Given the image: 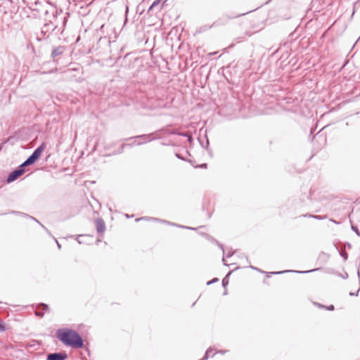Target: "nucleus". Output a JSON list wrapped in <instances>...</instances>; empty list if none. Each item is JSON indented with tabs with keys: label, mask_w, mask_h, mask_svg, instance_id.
Wrapping results in <instances>:
<instances>
[{
	"label": "nucleus",
	"mask_w": 360,
	"mask_h": 360,
	"mask_svg": "<svg viewBox=\"0 0 360 360\" xmlns=\"http://www.w3.org/2000/svg\"><path fill=\"white\" fill-rule=\"evenodd\" d=\"M333 222L336 223V221L333 219L331 220Z\"/></svg>",
	"instance_id": "37998d69"
},
{
	"label": "nucleus",
	"mask_w": 360,
	"mask_h": 360,
	"mask_svg": "<svg viewBox=\"0 0 360 360\" xmlns=\"http://www.w3.org/2000/svg\"><path fill=\"white\" fill-rule=\"evenodd\" d=\"M44 148L45 142H43L37 149L34 150L32 154L21 164V167L25 168L27 166L33 165L38 160Z\"/></svg>",
	"instance_id": "7ed1b4c3"
},
{
	"label": "nucleus",
	"mask_w": 360,
	"mask_h": 360,
	"mask_svg": "<svg viewBox=\"0 0 360 360\" xmlns=\"http://www.w3.org/2000/svg\"><path fill=\"white\" fill-rule=\"evenodd\" d=\"M304 217H311L318 220H322L326 218V216H321V215H313V214H306Z\"/></svg>",
	"instance_id": "9d476101"
},
{
	"label": "nucleus",
	"mask_w": 360,
	"mask_h": 360,
	"mask_svg": "<svg viewBox=\"0 0 360 360\" xmlns=\"http://www.w3.org/2000/svg\"><path fill=\"white\" fill-rule=\"evenodd\" d=\"M178 135L180 136L188 137L189 134L186 132H179L178 133Z\"/></svg>",
	"instance_id": "a211bd4d"
},
{
	"label": "nucleus",
	"mask_w": 360,
	"mask_h": 360,
	"mask_svg": "<svg viewBox=\"0 0 360 360\" xmlns=\"http://www.w3.org/2000/svg\"><path fill=\"white\" fill-rule=\"evenodd\" d=\"M250 268H252V269H256V270H257V268H255V267H254V266H250Z\"/></svg>",
	"instance_id": "e433bc0d"
},
{
	"label": "nucleus",
	"mask_w": 360,
	"mask_h": 360,
	"mask_svg": "<svg viewBox=\"0 0 360 360\" xmlns=\"http://www.w3.org/2000/svg\"><path fill=\"white\" fill-rule=\"evenodd\" d=\"M322 141H324V142H326V139H325V138H323V137H322Z\"/></svg>",
	"instance_id": "4c0bfd02"
},
{
	"label": "nucleus",
	"mask_w": 360,
	"mask_h": 360,
	"mask_svg": "<svg viewBox=\"0 0 360 360\" xmlns=\"http://www.w3.org/2000/svg\"><path fill=\"white\" fill-rule=\"evenodd\" d=\"M218 281H219V280H218V278H213L212 280H211V281H208V282L207 283V285H210V284H212V283H215V282H217Z\"/></svg>",
	"instance_id": "f3484780"
},
{
	"label": "nucleus",
	"mask_w": 360,
	"mask_h": 360,
	"mask_svg": "<svg viewBox=\"0 0 360 360\" xmlns=\"http://www.w3.org/2000/svg\"><path fill=\"white\" fill-rule=\"evenodd\" d=\"M36 40L38 41H41L42 40V38L39 37V36H37L36 37Z\"/></svg>",
	"instance_id": "bb28decb"
},
{
	"label": "nucleus",
	"mask_w": 360,
	"mask_h": 360,
	"mask_svg": "<svg viewBox=\"0 0 360 360\" xmlns=\"http://www.w3.org/2000/svg\"><path fill=\"white\" fill-rule=\"evenodd\" d=\"M231 274V272H229L227 276L223 278L222 280V285L224 288H226V285L229 284V279H228V276Z\"/></svg>",
	"instance_id": "f8f14e48"
},
{
	"label": "nucleus",
	"mask_w": 360,
	"mask_h": 360,
	"mask_svg": "<svg viewBox=\"0 0 360 360\" xmlns=\"http://www.w3.org/2000/svg\"><path fill=\"white\" fill-rule=\"evenodd\" d=\"M244 15H245V13L239 14L236 17H239V16Z\"/></svg>",
	"instance_id": "f704fd0d"
},
{
	"label": "nucleus",
	"mask_w": 360,
	"mask_h": 360,
	"mask_svg": "<svg viewBox=\"0 0 360 360\" xmlns=\"http://www.w3.org/2000/svg\"><path fill=\"white\" fill-rule=\"evenodd\" d=\"M6 330V328L4 322L1 320H0V333L4 332Z\"/></svg>",
	"instance_id": "4468645a"
},
{
	"label": "nucleus",
	"mask_w": 360,
	"mask_h": 360,
	"mask_svg": "<svg viewBox=\"0 0 360 360\" xmlns=\"http://www.w3.org/2000/svg\"><path fill=\"white\" fill-rule=\"evenodd\" d=\"M128 146V145H127V144H122V147H121V150L120 151V153H122V150H123V148H124L125 146Z\"/></svg>",
	"instance_id": "a878e982"
},
{
	"label": "nucleus",
	"mask_w": 360,
	"mask_h": 360,
	"mask_svg": "<svg viewBox=\"0 0 360 360\" xmlns=\"http://www.w3.org/2000/svg\"><path fill=\"white\" fill-rule=\"evenodd\" d=\"M283 272L284 271H278V272H271V274H282Z\"/></svg>",
	"instance_id": "c85d7f7f"
},
{
	"label": "nucleus",
	"mask_w": 360,
	"mask_h": 360,
	"mask_svg": "<svg viewBox=\"0 0 360 360\" xmlns=\"http://www.w3.org/2000/svg\"><path fill=\"white\" fill-rule=\"evenodd\" d=\"M318 138H321V136H318V135H316V136H315L314 139H318Z\"/></svg>",
	"instance_id": "72a5a7b5"
},
{
	"label": "nucleus",
	"mask_w": 360,
	"mask_h": 360,
	"mask_svg": "<svg viewBox=\"0 0 360 360\" xmlns=\"http://www.w3.org/2000/svg\"><path fill=\"white\" fill-rule=\"evenodd\" d=\"M179 226L181 227V228H184V229H191V228L188 227V226Z\"/></svg>",
	"instance_id": "c756f323"
},
{
	"label": "nucleus",
	"mask_w": 360,
	"mask_h": 360,
	"mask_svg": "<svg viewBox=\"0 0 360 360\" xmlns=\"http://www.w3.org/2000/svg\"><path fill=\"white\" fill-rule=\"evenodd\" d=\"M68 354L65 352H55L49 354L46 356V360H65Z\"/></svg>",
	"instance_id": "0eeeda50"
},
{
	"label": "nucleus",
	"mask_w": 360,
	"mask_h": 360,
	"mask_svg": "<svg viewBox=\"0 0 360 360\" xmlns=\"http://www.w3.org/2000/svg\"><path fill=\"white\" fill-rule=\"evenodd\" d=\"M126 217L129 218V214H126Z\"/></svg>",
	"instance_id": "79ce46f5"
},
{
	"label": "nucleus",
	"mask_w": 360,
	"mask_h": 360,
	"mask_svg": "<svg viewBox=\"0 0 360 360\" xmlns=\"http://www.w3.org/2000/svg\"><path fill=\"white\" fill-rule=\"evenodd\" d=\"M327 309L328 310H330V311H332V310L334 309V306L333 305H330Z\"/></svg>",
	"instance_id": "5701e85b"
},
{
	"label": "nucleus",
	"mask_w": 360,
	"mask_h": 360,
	"mask_svg": "<svg viewBox=\"0 0 360 360\" xmlns=\"http://www.w3.org/2000/svg\"><path fill=\"white\" fill-rule=\"evenodd\" d=\"M352 229L358 235V236H360V233L359 231V229L356 226H352Z\"/></svg>",
	"instance_id": "dca6fc26"
},
{
	"label": "nucleus",
	"mask_w": 360,
	"mask_h": 360,
	"mask_svg": "<svg viewBox=\"0 0 360 360\" xmlns=\"http://www.w3.org/2000/svg\"><path fill=\"white\" fill-rule=\"evenodd\" d=\"M97 146H98V143H96L94 145V148H93V149H92V151H93V152H94V151H95V150H96V149H97Z\"/></svg>",
	"instance_id": "b1692460"
},
{
	"label": "nucleus",
	"mask_w": 360,
	"mask_h": 360,
	"mask_svg": "<svg viewBox=\"0 0 360 360\" xmlns=\"http://www.w3.org/2000/svg\"><path fill=\"white\" fill-rule=\"evenodd\" d=\"M41 305L43 307L42 311H35V314L37 316L42 317L44 316L43 311L45 310V304H41Z\"/></svg>",
	"instance_id": "9b49d317"
},
{
	"label": "nucleus",
	"mask_w": 360,
	"mask_h": 360,
	"mask_svg": "<svg viewBox=\"0 0 360 360\" xmlns=\"http://www.w3.org/2000/svg\"><path fill=\"white\" fill-rule=\"evenodd\" d=\"M187 138H188V141L191 143L192 141V136H191V135L189 134Z\"/></svg>",
	"instance_id": "393cba45"
},
{
	"label": "nucleus",
	"mask_w": 360,
	"mask_h": 360,
	"mask_svg": "<svg viewBox=\"0 0 360 360\" xmlns=\"http://www.w3.org/2000/svg\"><path fill=\"white\" fill-rule=\"evenodd\" d=\"M96 230L98 233H103L105 230V224L102 219H97L96 221Z\"/></svg>",
	"instance_id": "6e6552de"
},
{
	"label": "nucleus",
	"mask_w": 360,
	"mask_h": 360,
	"mask_svg": "<svg viewBox=\"0 0 360 360\" xmlns=\"http://www.w3.org/2000/svg\"><path fill=\"white\" fill-rule=\"evenodd\" d=\"M199 167H202V168H203V167H207V165H206V164H202V165H200Z\"/></svg>",
	"instance_id": "7c9ffc66"
},
{
	"label": "nucleus",
	"mask_w": 360,
	"mask_h": 360,
	"mask_svg": "<svg viewBox=\"0 0 360 360\" xmlns=\"http://www.w3.org/2000/svg\"><path fill=\"white\" fill-rule=\"evenodd\" d=\"M51 13V15L50 16L51 19L49 20V22H46V32L49 30L54 31L57 28L56 20H57V14H58V9L56 7L52 4L51 2L46 1V16L49 15V13ZM48 19L46 18V21Z\"/></svg>",
	"instance_id": "f03ea898"
},
{
	"label": "nucleus",
	"mask_w": 360,
	"mask_h": 360,
	"mask_svg": "<svg viewBox=\"0 0 360 360\" xmlns=\"http://www.w3.org/2000/svg\"><path fill=\"white\" fill-rule=\"evenodd\" d=\"M162 0H155L153 1V3L150 5V6L148 8V12L151 13H157L159 12L163 7L164 4L165 3L166 0L162 3Z\"/></svg>",
	"instance_id": "423d86ee"
},
{
	"label": "nucleus",
	"mask_w": 360,
	"mask_h": 360,
	"mask_svg": "<svg viewBox=\"0 0 360 360\" xmlns=\"http://www.w3.org/2000/svg\"><path fill=\"white\" fill-rule=\"evenodd\" d=\"M209 145V141L207 139H206V147H207Z\"/></svg>",
	"instance_id": "473e14b6"
},
{
	"label": "nucleus",
	"mask_w": 360,
	"mask_h": 360,
	"mask_svg": "<svg viewBox=\"0 0 360 360\" xmlns=\"http://www.w3.org/2000/svg\"><path fill=\"white\" fill-rule=\"evenodd\" d=\"M56 337L65 346L75 349L82 348L84 346V341L81 335L72 329L60 328L56 331Z\"/></svg>",
	"instance_id": "f257e3e1"
},
{
	"label": "nucleus",
	"mask_w": 360,
	"mask_h": 360,
	"mask_svg": "<svg viewBox=\"0 0 360 360\" xmlns=\"http://www.w3.org/2000/svg\"><path fill=\"white\" fill-rule=\"evenodd\" d=\"M217 53L216 52H214V53H210V55L212 56V55H214L216 54Z\"/></svg>",
	"instance_id": "c9c22d12"
},
{
	"label": "nucleus",
	"mask_w": 360,
	"mask_h": 360,
	"mask_svg": "<svg viewBox=\"0 0 360 360\" xmlns=\"http://www.w3.org/2000/svg\"><path fill=\"white\" fill-rule=\"evenodd\" d=\"M162 222H164V223H167V224H172V225H173V226H177L176 224H174V223H169V222L166 221H164V220H162Z\"/></svg>",
	"instance_id": "cd10ccee"
},
{
	"label": "nucleus",
	"mask_w": 360,
	"mask_h": 360,
	"mask_svg": "<svg viewBox=\"0 0 360 360\" xmlns=\"http://www.w3.org/2000/svg\"><path fill=\"white\" fill-rule=\"evenodd\" d=\"M319 269H314L309 270V271H297V273H300V274H307V273H310V272H313V271H318Z\"/></svg>",
	"instance_id": "2eb2a0df"
},
{
	"label": "nucleus",
	"mask_w": 360,
	"mask_h": 360,
	"mask_svg": "<svg viewBox=\"0 0 360 360\" xmlns=\"http://www.w3.org/2000/svg\"><path fill=\"white\" fill-rule=\"evenodd\" d=\"M65 50L66 48L64 46L53 47L51 51V58L56 63H58Z\"/></svg>",
	"instance_id": "39448f33"
},
{
	"label": "nucleus",
	"mask_w": 360,
	"mask_h": 360,
	"mask_svg": "<svg viewBox=\"0 0 360 360\" xmlns=\"http://www.w3.org/2000/svg\"><path fill=\"white\" fill-rule=\"evenodd\" d=\"M46 311H47V310H48V309H49V307H48V305H47V304H46Z\"/></svg>",
	"instance_id": "ea45409f"
},
{
	"label": "nucleus",
	"mask_w": 360,
	"mask_h": 360,
	"mask_svg": "<svg viewBox=\"0 0 360 360\" xmlns=\"http://www.w3.org/2000/svg\"><path fill=\"white\" fill-rule=\"evenodd\" d=\"M25 172L24 167H21V165L18 166L15 169L11 172L6 179L7 184H11L22 175Z\"/></svg>",
	"instance_id": "20e7f679"
},
{
	"label": "nucleus",
	"mask_w": 360,
	"mask_h": 360,
	"mask_svg": "<svg viewBox=\"0 0 360 360\" xmlns=\"http://www.w3.org/2000/svg\"><path fill=\"white\" fill-rule=\"evenodd\" d=\"M141 220H154V221H156V220H158V219L153 218V217H141V218H139V219H136V221H141Z\"/></svg>",
	"instance_id": "ddd939ff"
},
{
	"label": "nucleus",
	"mask_w": 360,
	"mask_h": 360,
	"mask_svg": "<svg viewBox=\"0 0 360 360\" xmlns=\"http://www.w3.org/2000/svg\"><path fill=\"white\" fill-rule=\"evenodd\" d=\"M226 352V350H219V351H217L216 353H219V354H224Z\"/></svg>",
	"instance_id": "aec40b11"
},
{
	"label": "nucleus",
	"mask_w": 360,
	"mask_h": 360,
	"mask_svg": "<svg viewBox=\"0 0 360 360\" xmlns=\"http://www.w3.org/2000/svg\"><path fill=\"white\" fill-rule=\"evenodd\" d=\"M178 133H179V132L177 131H175V130L169 132L170 134H176V135H178Z\"/></svg>",
	"instance_id": "412c9836"
},
{
	"label": "nucleus",
	"mask_w": 360,
	"mask_h": 360,
	"mask_svg": "<svg viewBox=\"0 0 360 360\" xmlns=\"http://www.w3.org/2000/svg\"><path fill=\"white\" fill-rule=\"evenodd\" d=\"M41 34L43 36H44V34L43 31H41Z\"/></svg>",
	"instance_id": "a19ab883"
},
{
	"label": "nucleus",
	"mask_w": 360,
	"mask_h": 360,
	"mask_svg": "<svg viewBox=\"0 0 360 360\" xmlns=\"http://www.w3.org/2000/svg\"><path fill=\"white\" fill-rule=\"evenodd\" d=\"M232 255H233V253L228 252V254L226 255V257H231Z\"/></svg>",
	"instance_id": "2f4dec72"
},
{
	"label": "nucleus",
	"mask_w": 360,
	"mask_h": 360,
	"mask_svg": "<svg viewBox=\"0 0 360 360\" xmlns=\"http://www.w3.org/2000/svg\"><path fill=\"white\" fill-rule=\"evenodd\" d=\"M176 157L179 159L184 160L181 155L179 153H176Z\"/></svg>",
	"instance_id": "4be33fe9"
},
{
	"label": "nucleus",
	"mask_w": 360,
	"mask_h": 360,
	"mask_svg": "<svg viewBox=\"0 0 360 360\" xmlns=\"http://www.w3.org/2000/svg\"><path fill=\"white\" fill-rule=\"evenodd\" d=\"M223 262H224V264L225 265H226V264L225 263V259H223Z\"/></svg>",
	"instance_id": "58836bf2"
},
{
	"label": "nucleus",
	"mask_w": 360,
	"mask_h": 360,
	"mask_svg": "<svg viewBox=\"0 0 360 360\" xmlns=\"http://www.w3.org/2000/svg\"><path fill=\"white\" fill-rule=\"evenodd\" d=\"M149 136H150V135H147V134H143V135L136 136L135 138L140 139H141L143 141L142 142H138L136 144V145H141L143 143H146V142L151 141L153 140V139H150Z\"/></svg>",
	"instance_id": "1a4fd4ad"
},
{
	"label": "nucleus",
	"mask_w": 360,
	"mask_h": 360,
	"mask_svg": "<svg viewBox=\"0 0 360 360\" xmlns=\"http://www.w3.org/2000/svg\"><path fill=\"white\" fill-rule=\"evenodd\" d=\"M341 256L343 257L345 259H347V254L346 252L341 253Z\"/></svg>",
	"instance_id": "6ab92c4d"
}]
</instances>
